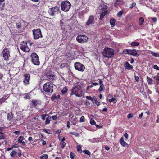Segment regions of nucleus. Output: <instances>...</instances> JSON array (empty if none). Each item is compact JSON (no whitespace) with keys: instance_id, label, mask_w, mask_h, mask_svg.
Returning a JSON list of instances; mask_svg holds the SVG:
<instances>
[{"instance_id":"72a5a7b5","label":"nucleus","mask_w":159,"mask_h":159,"mask_svg":"<svg viewBox=\"0 0 159 159\" xmlns=\"http://www.w3.org/2000/svg\"><path fill=\"white\" fill-rule=\"evenodd\" d=\"M151 54L153 56H154L155 57H159V54H158V53L152 52L151 53Z\"/></svg>"},{"instance_id":"c03bdc74","label":"nucleus","mask_w":159,"mask_h":159,"mask_svg":"<svg viewBox=\"0 0 159 159\" xmlns=\"http://www.w3.org/2000/svg\"><path fill=\"white\" fill-rule=\"evenodd\" d=\"M70 157L71 159H74V154L72 152H71L70 153Z\"/></svg>"},{"instance_id":"13d9d810","label":"nucleus","mask_w":159,"mask_h":159,"mask_svg":"<svg viewBox=\"0 0 159 159\" xmlns=\"http://www.w3.org/2000/svg\"><path fill=\"white\" fill-rule=\"evenodd\" d=\"M13 148V146H11V147L8 148L7 149V150L8 151H9L11 150Z\"/></svg>"},{"instance_id":"09e8293b","label":"nucleus","mask_w":159,"mask_h":159,"mask_svg":"<svg viewBox=\"0 0 159 159\" xmlns=\"http://www.w3.org/2000/svg\"><path fill=\"white\" fill-rule=\"evenodd\" d=\"M86 98L89 100H93V98L90 96H87L86 97Z\"/></svg>"},{"instance_id":"8fccbe9b","label":"nucleus","mask_w":159,"mask_h":159,"mask_svg":"<svg viewBox=\"0 0 159 159\" xmlns=\"http://www.w3.org/2000/svg\"><path fill=\"white\" fill-rule=\"evenodd\" d=\"M77 149L78 151L80 152V151H81V147L80 145H79L77 147Z\"/></svg>"},{"instance_id":"2eb2a0df","label":"nucleus","mask_w":159,"mask_h":159,"mask_svg":"<svg viewBox=\"0 0 159 159\" xmlns=\"http://www.w3.org/2000/svg\"><path fill=\"white\" fill-rule=\"evenodd\" d=\"M102 12L100 16V20H102L104 16L107 14V8L106 7H103L102 8Z\"/></svg>"},{"instance_id":"f3484780","label":"nucleus","mask_w":159,"mask_h":159,"mask_svg":"<svg viewBox=\"0 0 159 159\" xmlns=\"http://www.w3.org/2000/svg\"><path fill=\"white\" fill-rule=\"evenodd\" d=\"M124 66L125 69L129 70L133 68L132 65L130 64L128 62H126L124 64Z\"/></svg>"},{"instance_id":"c756f323","label":"nucleus","mask_w":159,"mask_h":159,"mask_svg":"<svg viewBox=\"0 0 159 159\" xmlns=\"http://www.w3.org/2000/svg\"><path fill=\"white\" fill-rule=\"evenodd\" d=\"M144 20L143 17H140L139 19V22L140 25H142L143 23Z\"/></svg>"},{"instance_id":"39448f33","label":"nucleus","mask_w":159,"mask_h":159,"mask_svg":"<svg viewBox=\"0 0 159 159\" xmlns=\"http://www.w3.org/2000/svg\"><path fill=\"white\" fill-rule=\"evenodd\" d=\"M31 61L34 65H39L40 64L39 58L38 55L35 53H32L31 56Z\"/></svg>"},{"instance_id":"a19ab883","label":"nucleus","mask_w":159,"mask_h":159,"mask_svg":"<svg viewBox=\"0 0 159 159\" xmlns=\"http://www.w3.org/2000/svg\"><path fill=\"white\" fill-rule=\"evenodd\" d=\"M85 153V154L88 155L89 156L90 155V152L88 150H84L83 151Z\"/></svg>"},{"instance_id":"f257e3e1","label":"nucleus","mask_w":159,"mask_h":159,"mask_svg":"<svg viewBox=\"0 0 159 159\" xmlns=\"http://www.w3.org/2000/svg\"><path fill=\"white\" fill-rule=\"evenodd\" d=\"M103 56L107 58H111L114 55L113 49L108 47L105 48L102 53Z\"/></svg>"},{"instance_id":"603ef678","label":"nucleus","mask_w":159,"mask_h":159,"mask_svg":"<svg viewBox=\"0 0 159 159\" xmlns=\"http://www.w3.org/2000/svg\"><path fill=\"white\" fill-rule=\"evenodd\" d=\"M20 133V131H15L14 132V133L15 135H19Z\"/></svg>"},{"instance_id":"473e14b6","label":"nucleus","mask_w":159,"mask_h":159,"mask_svg":"<svg viewBox=\"0 0 159 159\" xmlns=\"http://www.w3.org/2000/svg\"><path fill=\"white\" fill-rule=\"evenodd\" d=\"M109 102H113L114 103H116V100L115 98H113L111 99H109Z\"/></svg>"},{"instance_id":"f8f14e48","label":"nucleus","mask_w":159,"mask_h":159,"mask_svg":"<svg viewBox=\"0 0 159 159\" xmlns=\"http://www.w3.org/2000/svg\"><path fill=\"white\" fill-rule=\"evenodd\" d=\"M20 49L21 50L25 52H28L30 51V49L27 45L26 42H23L21 44Z\"/></svg>"},{"instance_id":"a878e982","label":"nucleus","mask_w":159,"mask_h":159,"mask_svg":"<svg viewBox=\"0 0 159 159\" xmlns=\"http://www.w3.org/2000/svg\"><path fill=\"white\" fill-rule=\"evenodd\" d=\"M105 89V87L103 84H101L100 87L98 89V91L99 92H101L102 91H104Z\"/></svg>"},{"instance_id":"a211bd4d","label":"nucleus","mask_w":159,"mask_h":159,"mask_svg":"<svg viewBox=\"0 0 159 159\" xmlns=\"http://www.w3.org/2000/svg\"><path fill=\"white\" fill-rule=\"evenodd\" d=\"M13 118V115L11 112L8 113L7 115V120H11Z\"/></svg>"},{"instance_id":"5701e85b","label":"nucleus","mask_w":159,"mask_h":159,"mask_svg":"<svg viewBox=\"0 0 159 159\" xmlns=\"http://www.w3.org/2000/svg\"><path fill=\"white\" fill-rule=\"evenodd\" d=\"M147 80L148 84L150 85L152 84V78L148 76L147 77Z\"/></svg>"},{"instance_id":"bf43d9fd","label":"nucleus","mask_w":159,"mask_h":159,"mask_svg":"<svg viewBox=\"0 0 159 159\" xmlns=\"http://www.w3.org/2000/svg\"><path fill=\"white\" fill-rule=\"evenodd\" d=\"M67 127L68 128H69L70 127V122H69V121H67Z\"/></svg>"},{"instance_id":"5fc2aeb1","label":"nucleus","mask_w":159,"mask_h":159,"mask_svg":"<svg viewBox=\"0 0 159 159\" xmlns=\"http://www.w3.org/2000/svg\"><path fill=\"white\" fill-rule=\"evenodd\" d=\"M135 78L137 82L139 81V77H138L137 76H135Z\"/></svg>"},{"instance_id":"4d7b16f0","label":"nucleus","mask_w":159,"mask_h":159,"mask_svg":"<svg viewBox=\"0 0 159 159\" xmlns=\"http://www.w3.org/2000/svg\"><path fill=\"white\" fill-rule=\"evenodd\" d=\"M124 136L127 139H128V134L127 133H125L124 134Z\"/></svg>"},{"instance_id":"69168bd1","label":"nucleus","mask_w":159,"mask_h":159,"mask_svg":"<svg viewBox=\"0 0 159 159\" xmlns=\"http://www.w3.org/2000/svg\"><path fill=\"white\" fill-rule=\"evenodd\" d=\"M105 148L107 150H109L110 149L109 147L107 146H105Z\"/></svg>"},{"instance_id":"6e6d98bb","label":"nucleus","mask_w":159,"mask_h":159,"mask_svg":"<svg viewBox=\"0 0 159 159\" xmlns=\"http://www.w3.org/2000/svg\"><path fill=\"white\" fill-rule=\"evenodd\" d=\"M152 20L153 22H156L157 21V18L156 17L152 18Z\"/></svg>"},{"instance_id":"4468645a","label":"nucleus","mask_w":159,"mask_h":159,"mask_svg":"<svg viewBox=\"0 0 159 159\" xmlns=\"http://www.w3.org/2000/svg\"><path fill=\"white\" fill-rule=\"evenodd\" d=\"M94 18L92 15L90 16L88 20L86 23V25L89 26L91 24H93L94 23Z\"/></svg>"},{"instance_id":"1a4fd4ad","label":"nucleus","mask_w":159,"mask_h":159,"mask_svg":"<svg viewBox=\"0 0 159 159\" xmlns=\"http://www.w3.org/2000/svg\"><path fill=\"white\" fill-rule=\"evenodd\" d=\"M74 66L75 69L79 71L83 72L85 69L84 65L80 62L75 63Z\"/></svg>"},{"instance_id":"c85d7f7f","label":"nucleus","mask_w":159,"mask_h":159,"mask_svg":"<svg viewBox=\"0 0 159 159\" xmlns=\"http://www.w3.org/2000/svg\"><path fill=\"white\" fill-rule=\"evenodd\" d=\"M51 117L48 116L46 118V120L45 121V124H48L50 123V121H51Z\"/></svg>"},{"instance_id":"a18cd8bd","label":"nucleus","mask_w":159,"mask_h":159,"mask_svg":"<svg viewBox=\"0 0 159 159\" xmlns=\"http://www.w3.org/2000/svg\"><path fill=\"white\" fill-rule=\"evenodd\" d=\"M153 68L154 69H156L157 70H159V67H158L157 65H155L153 66Z\"/></svg>"},{"instance_id":"c9c22d12","label":"nucleus","mask_w":159,"mask_h":159,"mask_svg":"<svg viewBox=\"0 0 159 159\" xmlns=\"http://www.w3.org/2000/svg\"><path fill=\"white\" fill-rule=\"evenodd\" d=\"M155 78H156L157 84V85H159V76H157Z\"/></svg>"},{"instance_id":"2f4dec72","label":"nucleus","mask_w":159,"mask_h":159,"mask_svg":"<svg viewBox=\"0 0 159 159\" xmlns=\"http://www.w3.org/2000/svg\"><path fill=\"white\" fill-rule=\"evenodd\" d=\"M70 134L75 135L76 137H78L80 136V134L75 132H70Z\"/></svg>"},{"instance_id":"b1692460","label":"nucleus","mask_w":159,"mask_h":159,"mask_svg":"<svg viewBox=\"0 0 159 159\" xmlns=\"http://www.w3.org/2000/svg\"><path fill=\"white\" fill-rule=\"evenodd\" d=\"M132 47H134V46H138L139 43L138 42H132L130 43Z\"/></svg>"},{"instance_id":"0e129e2a","label":"nucleus","mask_w":159,"mask_h":159,"mask_svg":"<svg viewBox=\"0 0 159 159\" xmlns=\"http://www.w3.org/2000/svg\"><path fill=\"white\" fill-rule=\"evenodd\" d=\"M61 132V131L59 130H57L56 131V134H59L60 132Z\"/></svg>"},{"instance_id":"20e7f679","label":"nucleus","mask_w":159,"mask_h":159,"mask_svg":"<svg viewBox=\"0 0 159 159\" xmlns=\"http://www.w3.org/2000/svg\"><path fill=\"white\" fill-rule=\"evenodd\" d=\"M71 6L70 3L68 1L63 2L61 4V10L67 12L70 9Z\"/></svg>"},{"instance_id":"ea45409f","label":"nucleus","mask_w":159,"mask_h":159,"mask_svg":"<svg viewBox=\"0 0 159 159\" xmlns=\"http://www.w3.org/2000/svg\"><path fill=\"white\" fill-rule=\"evenodd\" d=\"M60 145L61 146L62 148H64L66 145V143L65 142L61 143H60Z\"/></svg>"},{"instance_id":"774afa93","label":"nucleus","mask_w":159,"mask_h":159,"mask_svg":"<svg viewBox=\"0 0 159 159\" xmlns=\"http://www.w3.org/2000/svg\"><path fill=\"white\" fill-rule=\"evenodd\" d=\"M43 131L45 133H49L48 132V130L46 129H44Z\"/></svg>"},{"instance_id":"864d4df0","label":"nucleus","mask_w":159,"mask_h":159,"mask_svg":"<svg viewBox=\"0 0 159 159\" xmlns=\"http://www.w3.org/2000/svg\"><path fill=\"white\" fill-rule=\"evenodd\" d=\"M143 112H142L139 116V117L138 118L139 119H141L142 118V116H143Z\"/></svg>"},{"instance_id":"aec40b11","label":"nucleus","mask_w":159,"mask_h":159,"mask_svg":"<svg viewBox=\"0 0 159 159\" xmlns=\"http://www.w3.org/2000/svg\"><path fill=\"white\" fill-rule=\"evenodd\" d=\"M47 77L48 79L49 80H52L54 79L55 75L53 74H51L47 75Z\"/></svg>"},{"instance_id":"ddd939ff","label":"nucleus","mask_w":159,"mask_h":159,"mask_svg":"<svg viewBox=\"0 0 159 159\" xmlns=\"http://www.w3.org/2000/svg\"><path fill=\"white\" fill-rule=\"evenodd\" d=\"M30 76L29 74H25L23 79V83L25 85L29 84Z\"/></svg>"},{"instance_id":"e433bc0d","label":"nucleus","mask_w":159,"mask_h":159,"mask_svg":"<svg viewBox=\"0 0 159 159\" xmlns=\"http://www.w3.org/2000/svg\"><path fill=\"white\" fill-rule=\"evenodd\" d=\"M67 91V89L66 87H64L63 89L61 90V92L63 94L65 93Z\"/></svg>"},{"instance_id":"cd10ccee","label":"nucleus","mask_w":159,"mask_h":159,"mask_svg":"<svg viewBox=\"0 0 159 159\" xmlns=\"http://www.w3.org/2000/svg\"><path fill=\"white\" fill-rule=\"evenodd\" d=\"M17 154V152L14 150H12L11 153H10V155L12 157H14Z\"/></svg>"},{"instance_id":"dca6fc26","label":"nucleus","mask_w":159,"mask_h":159,"mask_svg":"<svg viewBox=\"0 0 159 159\" xmlns=\"http://www.w3.org/2000/svg\"><path fill=\"white\" fill-rule=\"evenodd\" d=\"M24 139V137L22 136H20L18 138L17 141L18 143H21L22 145L23 146H25V143L23 141V140Z\"/></svg>"},{"instance_id":"6e6552de","label":"nucleus","mask_w":159,"mask_h":159,"mask_svg":"<svg viewBox=\"0 0 159 159\" xmlns=\"http://www.w3.org/2000/svg\"><path fill=\"white\" fill-rule=\"evenodd\" d=\"M124 52L125 54L132 55L136 57H138L139 56V54L137 53L136 50L134 49L132 50L126 49L124 50Z\"/></svg>"},{"instance_id":"7c9ffc66","label":"nucleus","mask_w":159,"mask_h":159,"mask_svg":"<svg viewBox=\"0 0 159 159\" xmlns=\"http://www.w3.org/2000/svg\"><path fill=\"white\" fill-rule=\"evenodd\" d=\"M48 157L47 154H43L42 156L40 157V158L42 159H47Z\"/></svg>"},{"instance_id":"0eeeda50","label":"nucleus","mask_w":159,"mask_h":159,"mask_svg":"<svg viewBox=\"0 0 159 159\" xmlns=\"http://www.w3.org/2000/svg\"><path fill=\"white\" fill-rule=\"evenodd\" d=\"M76 39L78 42L84 43L88 41L89 38L86 35H79L77 37Z\"/></svg>"},{"instance_id":"6ab92c4d","label":"nucleus","mask_w":159,"mask_h":159,"mask_svg":"<svg viewBox=\"0 0 159 159\" xmlns=\"http://www.w3.org/2000/svg\"><path fill=\"white\" fill-rule=\"evenodd\" d=\"M120 142L121 144L123 146H125L127 145V143L124 141V139L123 138H120Z\"/></svg>"},{"instance_id":"7ed1b4c3","label":"nucleus","mask_w":159,"mask_h":159,"mask_svg":"<svg viewBox=\"0 0 159 159\" xmlns=\"http://www.w3.org/2000/svg\"><path fill=\"white\" fill-rule=\"evenodd\" d=\"M43 89L44 91L48 93H52L53 91V85L50 82H47L43 85Z\"/></svg>"},{"instance_id":"412c9836","label":"nucleus","mask_w":159,"mask_h":159,"mask_svg":"<svg viewBox=\"0 0 159 159\" xmlns=\"http://www.w3.org/2000/svg\"><path fill=\"white\" fill-rule=\"evenodd\" d=\"M7 98L8 97H7V96H5L0 99V104L3 103Z\"/></svg>"},{"instance_id":"338daca9","label":"nucleus","mask_w":159,"mask_h":159,"mask_svg":"<svg viewBox=\"0 0 159 159\" xmlns=\"http://www.w3.org/2000/svg\"><path fill=\"white\" fill-rule=\"evenodd\" d=\"M32 138L30 136L28 138V140L29 141H30L32 140Z\"/></svg>"},{"instance_id":"9b49d317","label":"nucleus","mask_w":159,"mask_h":159,"mask_svg":"<svg viewBox=\"0 0 159 159\" xmlns=\"http://www.w3.org/2000/svg\"><path fill=\"white\" fill-rule=\"evenodd\" d=\"M9 50L7 48L4 49L2 51V54L5 60H7L10 57Z\"/></svg>"},{"instance_id":"9d476101","label":"nucleus","mask_w":159,"mask_h":159,"mask_svg":"<svg viewBox=\"0 0 159 159\" xmlns=\"http://www.w3.org/2000/svg\"><path fill=\"white\" fill-rule=\"evenodd\" d=\"M59 8L57 6L54 7L50 8L48 11L50 15L53 16L55 13H58L59 11Z\"/></svg>"},{"instance_id":"49530a36","label":"nucleus","mask_w":159,"mask_h":159,"mask_svg":"<svg viewBox=\"0 0 159 159\" xmlns=\"http://www.w3.org/2000/svg\"><path fill=\"white\" fill-rule=\"evenodd\" d=\"M47 116V114H43L42 116V119L43 120H45L46 116Z\"/></svg>"},{"instance_id":"393cba45","label":"nucleus","mask_w":159,"mask_h":159,"mask_svg":"<svg viewBox=\"0 0 159 159\" xmlns=\"http://www.w3.org/2000/svg\"><path fill=\"white\" fill-rule=\"evenodd\" d=\"M123 3V2L121 0H117L116 2L114 3V5L116 7L117 5L121 4Z\"/></svg>"},{"instance_id":"4c0bfd02","label":"nucleus","mask_w":159,"mask_h":159,"mask_svg":"<svg viewBox=\"0 0 159 159\" xmlns=\"http://www.w3.org/2000/svg\"><path fill=\"white\" fill-rule=\"evenodd\" d=\"M134 115L133 113H129L127 115V117L128 119H130L133 117Z\"/></svg>"},{"instance_id":"58836bf2","label":"nucleus","mask_w":159,"mask_h":159,"mask_svg":"<svg viewBox=\"0 0 159 159\" xmlns=\"http://www.w3.org/2000/svg\"><path fill=\"white\" fill-rule=\"evenodd\" d=\"M16 25L17 29H20L21 28V24L20 23L18 22L16 23Z\"/></svg>"},{"instance_id":"f704fd0d","label":"nucleus","mask_w":159,"mask_h":159,"mask_svg":"<svg viewBox=\"0 0 159 159\" xmlns=\"http://www.w3.org/2000/svg\"><path fill=\"white\" fill-rule=\"evenodd\" d=\"M24 98L25 99H30V96L28 93H26L25 94Z\"/></svg>"},{"instance_id":"bb28decb","label":"nucleus","mask_w":159,"mask_h":159,"mask_svg":"<svg viewBox=\"0 0 159 159\" xmlns=\"http://www.w3.org/2000/svg\"><path fill=\"white\" fill-rule=\"evenodd\" d=\"M90 123L92 125H95L97 127H98L99 126L98 125H96V122H95V121L93 119H91L90 120Z\"/></svg>"},{"instance_id":"37998d69","label":"nucleus","mask_w":159,"mask_h":159,"mask_svg":"<svg viewBox=\"0 0 159 159\" xmlns=\"http://www.w3.org/2000/svg\"><path fill=\"white\" fill-rule=\"evenodd\" d=\"M84 119L85 118L84 116H82L80 118V121L81 122H83L84 121Z\"/></svg>"},{"instance_id":"de8ad7c7","label":"nucleus","mask_w":159,"mask_h":159,"mask_svg":"<svg viewBox=\"0 0 159 159\" xmlns=\"http://www.w3.org/2000/svg\"><path fill=\"white\" fill-rule=\"evenodd\" d=\"M136 5V3L135 2L133 3L131 6L130 7V8L131 9L132 8L134 7Z\"/></svg>"},{"instance_id":"423d86ee","label":"nucleus","mask_w":159,"mask_h":159,"mask_svg":"<svg viewBox=\"0 0 159 159\" xmlns=\"http://www.w3.org/2000/svg\"><path fill=\"white\" fill-rule=\"evenodd\" d=\"M32 32L34 39H37L42 37L41 30L40 29L33 30Z\"/></svg>"},{"instance_id":"4be33fe9","label":"nucleus","mask_w":159,"mask_h":159,"mask_svg":"<svg viewBox=\"0 0 159 159\" xmlns=\"http://www.w3.org/2000/svg\"><path fill=\"white\" fill-rule=\"evenodd\" d=\"M116 20L114 18H111L110 20V25L111 26L113 27L115 24Z\"/></svg>"},{"instance_id":"3c124183","label":"nucleus","mask_w":159,"mask_h":159,"mask_svg":"<svg viewBox=\"0 0 159 159\" xmlns=\"http://www.w3.org/2000/svg\"><path fill=\"white\" fill-rule=\"evenodd\" d=\"M53 120H55L57 118V115H55L52 116L51 117Z\"/></svg>"},{"instance_id":"680f3d73","label":"nucleus","mask_w":159,"mask_h":159,"mask_svg":"<svg viewBox=\"0 0 159 159\" xmlns=\"http://www.w3.org/2000/svg\"><path fill=\"white\" fill-rule=\"evenodd\" d=\"M5 138V137L3 135L0 136V139H3Z\"/></svg>"},{"instance_id":"052dcab7","label":"nucleus","mask_w":159,"mask_h":159,"mask_svg":"<svg viewBox=\"0 0 159 159\" xmlns=\"http://www.w3.org/2000/svg\"><path fill=\"white\" fill-rule=\"evenodd\" d=\"M33 103L35 105H36L37 104V101H32Z\"/></svg>"},{"instance_id":"f03ea898","label":"nucleus","mask_w":159,"mask_h":159,"mask_svg":"<svg viewBox=\"0 0 159 159\" xmlns=\"http://www.w3.org/2000/svg\"><path fill=\"white\" fill-rule=\"evenodd\" d=\"M71 91L72 94H74L77 97H81L84 94L83 91L80 86L73 88Z\"/></svg>"},{"instance_id":"79ce46f5","label":"nucleus","mask_w":159,"mask_h":159,"mask_svg":"<svg viewBox=\"0 0 159 159\" xmlns=\"http://www.w3.org/2000/svg\"><path fill=\"white\" fill-rule=\"evenodd\" d=\"M123 13V11H119L118 13L117 14V16L118 17H120L121 15H122Z\"/></svg>"},{"instance_id":"e2e57ef3","label":"nucleus","mask_w":159,"mask_h":159,"mask_svg":"<svg viewBox=\"0 0 159 159\" xmlns=\"http://www.w3.org/2000/svg\"><path fill=\"white\" fill-rule=\"evenodd\" d=\"M92 84H93V86H96V85H97L98 84V83H96V82H95V83H92Z\"/></svg>"}]
</instances>
